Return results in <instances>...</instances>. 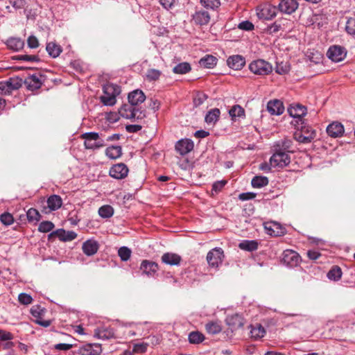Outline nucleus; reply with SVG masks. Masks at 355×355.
Instances as JSON below:
<instances>
[{
  "label": "nucleus",
  "mask_w": 355,
  "mask_h": 355,
  "mask_svg": "<svg viewBox=\"0 0 355 355\" xmlns=\"http://www.w3.org/2000/svg\"><path fill=\"white\" fill-rule=\"evenodd\" d=\"M266 233L272 236H279L284 234V230L277 222H268L264 224Z\"/></svg>",
  "instance_id": "obj_16"
},
{
  "label": "nucleus",
  "mask_w": 355,
  "mask_h": 355,
  "mask_svg": "<svg viewBox=\"0 0 355 355\" xmlns=\"http://www.w3.org/2000/svg\"><path fill=\"white\" fill-rule=\"evenodd\" d=\"M217 58L211 55H206L199 60L200 67L212 69L217 64Z\"/></svg>",
  "instance_id": "obj_27"
},
{
  "label": "nucleus",
  "mask_w": 355,
  "mask_h": 355,
  "mask_svg": "<svg viewBox=\"0 0 355 355\" xmlns=\"http://www.w3.org/2000/svg\"><path fill=\"white\" fill-rule=\"evenodd\" d=\"M291 162L289 155L281 150L274 153L270 159V164L273 168H284Z\"/></svg>",
  "instance_id": "obj_6"
},
{
  "label": "nucleus",
  "mask_w": 355,
  "mask_h": 355,
  "mask_svg": "<svg viewBox=\"0 0 355 355\" xmlns=\"http://www.w3.org/2000/svg\"><path fill=\"white\" fill-rule=\"evenodd\" d=\"M191 66L188 62H182L177 64L173 69V71L178 74H184L191 71Z\"/></svg>",
  "instance_id": "obj_40"
},
{
  "label": "nucleus",
  "mask_w": 355,
  "mask_h": 355,
  "mask_svg": "<svg viewBox=\"0 0 355 355\" xmlns=\"http://www.w3.org/2000/svg\"><path fill=\"white\" fill-rule=\"evenodd\" d=\"M227 65L235 70H239L245 65V61L243 56L235 55L230 56L227 60Z\"/></svg>",
  "instance_id": "obj_21"
},
{
  "label": "nucleus",
  "mask_w": 355,
  "mask_h": 355,
  "mask_svg": "<svg viewBox=\"0 0 355 355\" xmlns=\"http://www.w3.org/2000/svg\"><path fill=\"white\" fill-rule=\"evenodd\" d=\"M223 257V250L220 248H216L207 253V260L210 266L217 268L222 263Z\"/></svg>",
  "instance_id": "obj_7"
},
{
  "label": "nucleus",
  "mask_w": 355,
  "mask_h": 355,
  "mask_svg": "<svg viewBox=\"0 0 355 355\" xmlns=\"http://www.w3.org/2000/svg\"><path fill=\"white\" fill-rule=\"evenodd\" d=\"M16 88L17 87L13 86L10 80L0 83V93L1 94H8L11 92V90Z\"/></svg>",
  "instance_id": "obj_47"
},
{
  "label": "nucleus",
  "mask_w": 355,
  "mask_h": 355,
  "mask_svg": "<svg viewBox=\"0 0 355 355\" xmlns=\"http://www.w3.org/2000/svg\"><path fill=\"white\" fill-rule=\"evenodd\" d=\"M12 339H13V335L10 332L0 329V340L6 341Z\"/></svg>",
  "instance_id": "obj_58"
},
{
  "label": "nucleus",
  "mask_w": 355,
  "mask_h": 355,
  "mask_svg": "<svg viewBox=\"0 0 355 355\" xmlns=\"http://www.w3.org/2000/svg\"><path fill=\"white\" fill-rule=\"evenodd\" d=\"M103 94L100 97L101 103L107 106H112L116 103V96L121 93L119 86L107 83L103 87Z\"/></svg>",
  "instance_id": "obj_1"
},
{
  "label": "nucleus",
  "mask_w": 355,
  "mask_h": 355,
  "mask_svg": "<svg viewBox=\"0 0 355 355\" xmlns=\"http://www.w3.org/2000/svg\"><path fill=\"white\" fill-rule=\"evenodd\" d=\"M345 29L350 35H355V18H349L346 23Z\"/></svg>",
  "instance_id": "obj_53"
},
{
  "label": "nucleus",
  "mask_w": 355,
  "mask_h": 355,
  "mask_svg": "<svg viewBox=\"0 0 355 355\" xmlns=\"http://www.w3.org/2000/svg\"><path fill=\"white\" fill-rule=\"evenodd\" d=\"M18 300L21 304L28 305L32 303L33 298L30 295L22 293L19 295Z\"/></svg>",
  "instance_id": "obj_52"
},
{
  "label": "nucleus",
  "mask_w": 355,
  "mask_h": 355,
  "mask_svg": "<svg viewBox=\"0 0 355 355\" xmlns=\"http://www.w3.org/2000/svg\"><path fill=\"white\" fill-rule=\"evenodd\" d=\"M193 19L196 24L205 25L209 22L210 15L207 11L200 10L196 12L193 16Z\"/></svg>",
  "instance_id": "obj_24"
},
{
  "label": "nucleus",
  "mask_w": 355,
  "mask_h": 355,
  "mask_svg": "<svg viewBox=\"0 0 355 355\" xmlns=\"http://www.w3.org/2000/svg\"><path fill=\"white\" fill-rule=\"evenodd\" d=\"M229 114L230 116L232 117V119H235L236 117H243L245 115V110L244 109L239 105H234L230 110Z\"/></svg>",
  "instance_id": "obj_38"
},
{
  "label": "nucleus",
  "mask_w": 355,
  "mask_h": 355,
  "mask_svg": "<svg viewBox=\"0 0 355 355\" xmlns=\"http://www.w3.org/2000/svg\"><path fill=\"white\" fill-rule=\"evenodd\" d=\"M105 155L110 159H117L122 155V149L120 146H111L106 148Z\"/></svg>",
  "instance_id": "obj_32"
},
{
  "label": "nucleus",
  "mask_w": 355,
  "mask_h": 355,
  "mask_svg": "<svg viewBox=\"0 0 355 355\" xmlns=\"http://www.w3.org/2000/svg\"><path fill=\"white\" fill-rule=\"evenodd\" d=\"M239 29L245 31H251L254 28V25L249 21H244L241 22L238 26Z\"/></svg>",
  "instance_id": "obj_57"
},
{
  "label": "nucleus",
  "mask_w": 355,
  "mask_h": 355,
  "mask_svg": "<svg viewBox=\"0 0 355 355\" xmlns=\"http://www.w3.org/2000/svg\"><path fill=\"white\" fill-rule=\"evenodd\" d=\"M220 112L219 109L211 110L205 116V122L207 124L214 125L219 119Z\"/></svg>",
  "instance_id": "obj_33"
},
{
  "label": "nucleus",
  "mask_w": 355,
  "mask_h": 355,
  "mask_svg": "<svg viewBox=\"0 0 355 355\" xmlns=\"http://www.w3.org/2000/svg\"><path fill=\"white\" fill-rule=\"evenodd\" d=\"M43 310L40 309L39 306H33L31 309V313L37 319L40 318L41 313Z\"/></svg>",
  "instance_id": "obj_63"
},
{
  "label": "nucleus",
  "mask_w": 355,
  "mask_h": 355,
  "mask_svg": "<svg viewBox=\"0 0 355 355\" xmlns=\"http://www.w3.org/2000/svg\"><path fill=\"white\" fill-rule=\"evenodd\" d=\"M109 173L111 177L117 180H121L125 178L128 175V168L125 164L120 163L111 167Z\"/></svg>",
  "instance_id": "obj_11"
},
{
  "label": "nucleus",
  "mask_w": 355,
  "mask_h": 355,
  "mask_svg": "<svg viewBox=\"0 0 355 355\" xmlns=\"http://www.w3.org/2000/svg\"><path fill=\"white\" fill-rule=\"evenodd\" d=\"M267 110L272 115H280L284 112V107L282 101L275 99L268 103Z\"/></svg>",
  "instance_id": "obj_20"
},
{
  "label": "nucleus",
  "mask_w": 355,
  "mask_h": 355,
  "mask_svg": "<svg viewBox=\"0 0 355 355\" xmlns=\"http://www.w3.org/2000/svg\"><path fill=\"white\" fill-rule=\"evenodd\" d=\"M0 220L5 225H10L14 223V218L11 214L6 212L0 216Z\"/></svg>",
  "instance_id": "obj_50"
},
{
  "label": "nucleus",
  "mask_w": 355,
  "mask_h": 355,
  "mask_svg": "<svg viewBox=\"0 0 355 355\" xmlns=\"http://www.w3.org/2000/svg\"><path fill=\"white\" fill-rule=\"evenodd\" d=\"M114 331L112 329L101 327L94 331V336L99 339H109L114 337Z\"/></svg>",
  "instance_id": "obj_28"
},
{
  "label": "nucleus",
  "mask_w": 355,
  "mask_h": 355,
  "mask_svg": "<svg viewBox=\"0 0 355 355\" xmlns=\"http://www.w3.org/2000/svg\"><path fill=\"white\" fill-rule=\"evenodd\" d=\"M249 69L256 75L266 76L272 72V67L263 60H257L250 64Z\"/></svg>",
  "instance_id": "obj_4"
},
{
  "label": "nucleus",
  "mask_w": 355,
  "mask_h": 355,
  "mask_svg": "<svg viewBox=\"0 0 355 355\" xmlns=\"http://www.w3.org/2000/svg\"><path fill=\"white\" fill-rule=\"evenodd\" d=\"M46 49L49 55L53 58L58 57L62 51L60 45L53 42L46 44Z\"/></svg>",
  "instance_id": "obj_31"
},
{
  "label": "nucleus",
  "mask_w": 355,
  "mask_h": 355,
  "mask_svg": "<svg viewBox=\"0 0 355 355\" xmlns=\"http://www.w3.org/2000/svg\"><path fill=\"white\" fill-rule=\"evenodd\" d=\"M26 215L29 221H38L40 220V214L39 211L35 209H29Z\"/></svg>",
  "instance_id": "obj_49"
},
{
  "label": "nucleus",
  "mask_w": 355,
  "mask_h": 355,
  "mask_svg": "<svg viewBox=\"0 0 355 355\" xmlns=\"http://www.w3.org/2000/svg\"><path fill=\"white\" fill-rule=\"evenodd\" d=\"M288 112L291 116L297 119L296 121H301L302 123V117L306 114V108L299 104L291 105L288 108Z\"/></svg>",
  "instance_id": "obj_14"
},
{
  "label": "nucleus",
  "mask_w": 355,
  "mask_h": 355,
  "mask_svg": "<svg viewBox=\"0 0 355 355\" xmlns=\"http://www.w3.org/2000/svg\"><path fill=\"white\" fill-rule=\"evenodd\" d=\"M265 329L261 324H256L250 331L252 338L255 339L263 338L265 335Z\"/></svg>",
  "instance_id": "obj_39"
},
{
  "label": "nucleus",
  "mask_w": 355,
  "mask_h": 355,
  "mask_svg": "<svg viewBox=\"0 0 355 355\" xmlns=\"http://www.w3.org/2000/svg\"><path fill=\"white\" fill-rule=\"evenodd\" d=\"M147 347V343H137L134 345L132 352L135 353H144L146 351Z\"/></svg>",
  "instance_id": "obj_54"
},
{
  "label": "nucleus",
  "mask_w": 355,
  "mask_h": 355,
  "mask_svg": "<svg viewBox=\"0 0 355 355\" xmlns=\"http://www.w3.org/2000/svg\"><path fill=\"white\" fill-rule=\"evenodd\" d=\"M140 269L142 270L143 273L151 276L157 271L158 266L155 262L144 260L141 264Z\"/></svg>",
  "instance_id": "obj_22"
},
{
  "label": "nucleus",
  "mask_w": 355,
  "mask_h": 355,
  "mask_svg": "<svg viewBox=\"0 0 355 355\" xmlns=\"http://www.w3.org/2000/svg\"><path fill=\"white\" fill-rule=\"evenodd\" d=\"M128 98L129 104L136 107L145 101L146 96L141 90L136 89L129 93Z\"/></svg>",
  "instance_id": "obj_17"
},
{
  "label": "nucleus",
  "mask_w": 355,
  "mask_h": 355,
  "mask_svg": "<svg viewBox=\"0 0 355 355\" xmlns=\"http://www.w3.org/2000/svg\"><path fill=\"white\" fill-rule=\"evenodd\" d=\"M251 184L254 188H261L268 184V180L266 177L255 176L252 180Z\"/></svg>",
  "instance_id": "obj_41"
},
{
  "label": "nucleus",
  "mask_w": 355,
  "mask_h": 355,
  "mask_svg": "<svg viewBox=\"0 0 355 355\" xmlns=\"http://www.w3.org/2000/svg\"><path fill=\"white\" fill-rule=\"evenodd\" d=\"M162 261L166 264L177 266L180 264L181 257L177 254L167 252L162 255Z\"/></svg>",
  "instance_id": "obj_26"
},
{
  "label": "nucleus",
  "mask_w": 355,
  "mask_h": 355,
  "mask_svg": "<svg viewBox=\"0 0 355 355\" xmlns=\"http://www.w3.org/2000/svg\"><path fill=\"white\" fill-rule=\"evenodd\" d=\"M98 214L102 218H110L114 214V209L110 205H103L99 208Z\"/></svg>",
  "instance_id": "obj_42"
},
{
  "label": "nucleus",
  "mask_w": 355,
  "mask_h": 355,
  "mask_svg": "<svg viewBox=\"0 0 355 355\" xmlns=\"http://www.w3.org/2000/svg\"><path fill=\"white\" fill-rule=\"evenodd\" d=\"M159 3L165 9L168 10L174 6L175 0H159Z\"/></svg>",
  "instance_id": "obj_62"
},
{
  "label": "nucleus",
  "mask_w": 355,
  "mask_h": 355,
  "mask_svg": "<svg viewBox=\"0 0 355 355\" xmlns=\"http://www.w3.org/2000/svg\"><path fill=\"white\" fill-rule=\"evenodd\" d=\"M62 204V200L58 195H52L47 199L48 207L52 211L58 209Z\"/></svg>",
  "instance_id": "obj_30"
},
{
  "label": "nucleus",
  "mask_w": 355,
  "mask_h": 355,
  "mask_svg": "<svg viewBox=\"0 0 355 355\" xmlns=\"http://www.w3.org/2000/svg\"><path fill=\"white\" fill-rule=\"evenodd\" d=\"M118 254L123 261H128L131 255V250L127 247H121L118 250Z\"/></svg>",
  "instance_id": "obj_45"
},
{
  "label": "nucleus",
  "mask_w": 355,
  "mask_h": 355,
  "mask_svg": "<svg viewBox=\"0 0 355 355\" xmlns=\"http://www.w3.org/2000/svg\"><path fill=\"white\" fill-rule=\"evenodd\" d=\"M346 54L345 49L340 46H331L327 51L328 58L335 62L342 61L345 58Z\"/></svg>",
  "instance_id": "obj_10"
},
{
  "label": "nucleus",
  "mask_w": 355,
  "mask_h": 355,
  "mask_svg": "<svg viewBox=\"0 0 355 355\" xmlns=\"http://www.w3.org/2000/svg\"><path fill=\"white\" fill-rule=\"evenodd\" d=\"M256 197V194L252 192L242 193L239 196V198L241 200H248L253 199Z\"/></svg>",
  "instance_id": "obj_60"
},
{
  "label": "nucleus",
  "mask_w": 355,
  "mask_h": 355,
  "mask_svg": "<svg viewBox=\"0 0 355 355\" xmlns=\"http://www.w3.org/2000/svg\"><path fill=\"white\" fill-rule=\"evenodd\" d=\"M207 98V96L205 94H198L194 99V103L196 105H200Z\"/></svg>",
  "instance_id": "obj_64"
},
{
  "label": "nucleus",
  "mask_w": 355,
  "mask_h": 355,
  "mask_svg": "<svg viewBox=\"0 0 355 355\" xmlns=\"http://www.w3.org/2000/svg\"><path fill=\"white\" fill-rule=\"evenodd\" d=\"M205 329L209 334H217L222 331V326L219 322L211 321L206 324Z\"/></svg>",
  "instance_id": "obj_34"
},
{
  "label": "nucleus",
  "mask_w": 355,
  "mask_h": 355,
  "mask_svg": "<svg viewBox=\"0 0 355 355\" xmlns=\"http://www.w3.org/2000/svg\"><path fill=\"white\" fill-rule=\"evenodd\" d=\"M98 352L93 349L90 344L83 345L71 352V355H97Z\"/></svg>",
  "instance_id": "obj_25"
},
{
  "label": "nucleus",
  "mask_w": 355,
  "mask_h": 355,
  "mask_svg": "<svg viewBox=\"0 0 355 355\" xmlns=\"http://www.w3.org/2000/svg\"><path fill=\"white\" fill-rule=\"evenodd\" d=\"M301 261L300 256L294 250H286L283 252L282 262L289 267H295Z\"/></svg>",
  "instance_id": "obj_9"
},
{
  "label": "nucleus",
  "mask_w": 355,
  "mask_h": 355,
  "mask_svg": "<svg viewBox=\"0 0 355 355\" xmlns=\"http://www.w3.org/2000/svg\"><path fill=\"white\" fill-rule=\"evenodd\" d=\"M315 130L309 126H303L300 131L294 134L295 139L302 144L311 143L315 139Z\"/></svg>",
  "instance_id": "obj_5"
},
{
  "label": "nucleus",
  "mask_w": 355,
  "mask_h": 355,
  "mask_svg": "<svg viewBox=\"0 0 355 355\" xmlns=\"http://www.w3.org/2000/svg\"><path fill=\"white\" fill-rule=\"evenodd\" d=\"M28 47L31 49H35L39 46V41L37 38L33 35L28 37L27 40Z\"/></svg>",
  "instance_id": "obj_56"
},
{
  "label": "nucleus",
  "mask_w": 355,
  "mask_h": 355,
  "mask_svg": "<svg viewBox=\"0 0 355 355\" xmlns=\"http://www.w3.org/2000/svg\"><path fill=\"white\" fill-rule=\"evenodd\" d=\"M24 83L29 90H36L42 85L41 76L37 74L28 76L26 78Z\"/></svg>",
  "instance_id": "obj_18"
},
{
  "label": "nucleus",
  "mask_w": 355,
  "mask_h": 355,
  "mask_svg": "<svg viewBox=\"0 0 355 355\" xmlns=\"http://www.w3.org/2000/svg\"><path fill=\"white\" fill-rule=\"evenodd\" d=\"M200 3L204 7L213 10L220 5V0H200Z\"/></svg>",
  "instance_id": "obj_46"
},
{
  "label": "nucleus",
  "mask_w": 355,
  "mask_h": 355,
  "mask_svg": "<svg viewBox=\"0 0 355 355\" xmlns=\"http://www.w3.org/2000/svg\"><path fill=\"white\" fill-rule=\"evenodd\" d=\"M54 228V225L50 221L42 222L38 227V230L41 232L46 233L51 231Z\"/></svg>",
  "instance_id": "obj_48"
},
{
  "label": "nucleus",
  "mask_w": 355,
  "mask_h": 355,
  "mask_svg": "<svg viewBox=\"0 0 355 355\" xmlns=\"http://www.w3.org/2000/svg\"><path fill=\"white\" fill-rule=\"evenodd\" d=\"M162 75V72L159 70L150 69L146 72V79L149 81L157 80Z\"/></svg>",
  "instance_id": "obj_44"
},
{
  "label": "nucleus",
  "mask_w": 355,
  "mask_h": 355,
  "mask_svg": "<svg viewBox=\"0 0 355 355\" xmlns=\"http://www.w3.org/2000/svg\"><path fill=\"white\" fill-rule=\"evenodd\" d=\"M279 10L286 14H292L298 8L296 0H282L278 6Z\"/></svg>",
  "instance_id": "obj_15"
},
{
  "label": "nucleus",
  "mask_w": 355,
  "mask_h": 355,
  "mask_svg": "<svg viewBox=\"0 0 355 355\" xmlns=\"http://www.w3.org/2000/svg\"><path fill=\"white\" fill-rule=\"evenodd\" d=\"M226 183H227V181H225V180L217 181L214 183V184L212 186V190L217 193V192L221 191V189L225 187Z\"/></svg>",
  "instance_id": "obj_59"
},
{
  "label": "nucleus",
  "mask_w": 355,
  "mask_h": 355,
  "mask_svg": "<svg viewBox=\"0 0 355 355\" xmlns=\"http://www.w3.org/2000/svg\"><path fill=\"white\" fill-rule=\"evenodd\" d=\"M205 340V336L200 331H192L189 334V341L192 344H199Z\"/></svg>",
  "instance_id": "obj_37"
},
{
  "label": "nucleus",
  "mask_w": 355,
  "mask_h": 355,
  "mask_svg": "<svg viewBox=\"0 0 355 355\" xmlns=\"http://www.w3.org/2000/svg\"><path fill=\"white\" fill-rule=\"evenodd\" d=\"M9 3L15 9H21L26 4L25 0H9Z\"/></svg>",
  "instance_id": "obj_55"
},
{
  "label": "nucleus",
  "mask_w": 355,
  "mask_h": 355,
  "mask_svg": "<svg viewBox=\"0 0 355 355\" xmlns=\"http://www.w3.org/2000/svg\"><path fill=\"white\" fill-rule=\"evenodd\" d=\"M58 237L62 241H70L75 239L77 236L76 233L73 231H65L60 230L57 232Z\"/></svg>",
  "instance_id": "obj_35"
},
{
  "label": "nucleus",
  "mask_w": 355,
  "mask_h": 355,
  "mask_svg": "<svg viewBox=\"0 0 355 355\" xmlns=\"http://www.w3.org/2000/svg\"><path fill=\"white\" fill-rule=\"evenodd\" d=\"M290 70L289 65L287 63L280 62L277 63L275 71L279 74L287 73Z\"/></svg>",
  "instance_id": "obj_51"
},
{
  "label": "nucleus",
  "mask_w": 355,
  "mask_h": 355,
  "mask_svg": "<svg viewBox=\"0 0 355 355\" xmlns=\"http://www.w3.org/2000/svg\"><path fill=\"white\" fill-rule=\"evenodd\" d=\"M327 135L333 138L341 137L344 132L345 128L343 125L338 121H334L327 127Z\"/></svg>",
  "instance_id": "obj_12"
},
{
  "label": "nucleus",
  "mask_w": 355,
  "mask_h": 355,
  "mask_svg": "<svg viewBox=\"0 0 355 355\" xmlns=\"http://www.w3.org/2000/svg\"><path fill=\"white\" fill-rule=\"evenodd\" d=\"M277 8L271 4H265L257 9V16L259 19L270 20L277 15Z\"/></svg>",
  "instance_id": "obj_8"
},
{
  "label": "nucleus",
  "mask_w": 355,
  "mask_h": 355,
  "mask_svg": "<svg viewBox=\"0 0 355 355\" xmlns=\"http://www.w3.org/2000/svg\"><path fill=\"white\" fill-rule=\"evenodd\" d=\"M226 322L232 330H236L243 325V318L239 314L229 315L226 319Z\"/></svg>",
  "instance_id": "obj_23"
},
{
  "label": "nucleus",
  "mask_w": 355,
  "mask_h": 355,
  "mask_svg": "<svg viewBox=\"0 0 355 355\" xmlns=\"http://www.w3.org/2000/svg\"><path fill=\"white\" fill-rule=\"evenodd\" d=\"M119 114L127 119H141L146 116L145 111L130 104H124L119 110Z\"/></svg>",
  "instance_id": "obj_2"
},
{
  "label": "nucleus",
  "mask_w": 355,
  "mask_h": 355,
  "mask_svg": "<svg viewBox=\"0 0 355 355\" xmlns=\"http://www.w3.org/2000/svg\"><path fill=\"white\" fill-rule=\"evenodd\" d=\"M193 142L189 139H182L178 141L175 144V150L181 155H184L193 149Z\"/></svg>",
  "instance_id": "obj_13"
},
{
  "label": "nucleus",
  "mask_w": 355,
  "mask_h": 355,
  "mask_svg": "<svg viewBox=\"0 0 355 355\" xmlns=\"http://www.w3.org/2000/svg\"><path fill=\"white\" fill-rule=\"evenodd\" d=\"M239 247L241 250L252 252L257 249L258 243L255 241H243L239 244Z\"/></svg>",
  "instance_id": "obj_36"
},
{
  "label": "nucleus",
  "mask_w": 355,
  "mask_h": 355,
  "mask_svg": "<svg viewBox=\"0 0 355 355\" xmlns=\"http://www.w3.org/2000/svg\"><path fill=\"white\" fill-rule=\"evenodd\" d=\"M342 275L341 269L338 266L333 267L327 274V277L329 279L337 281Z\"/></svg>",
  "instance_id": "obj_43"
},
{
  "label": "nucleus",
  "mask_w": 355,
  "mask_h": 355,
  "mask_svg": "<svg viewBox=\"0 0 355 355\" xmlns=\"http://www.w3.org/2000/svg\"><path fill=\"white\" fill-rule=\"evenodd\" d=\"M98 243L94 239L87 240L83 243L82 250L87 256H92L98 250Z\"/></svg>",
  "instance_id": "obj_19"
},
{
  "label": "nucleus",
  "mask_w": 355,
  "mask_h": 355,
  "mask_svg": "<svg viewBox=\"0 0 355 355\" xmlns=\"http://www.w3.org/2000/svg\"><path fill=\"white\" fill-rule=\"evenodd\" d=\"M73 347L72 344L59 343L54 345V348L57 350L67 351Z\"/></svg>",
  "instance_id": "obj_61"
},
{
  "label": "nucleus",
  "mask_w": 355,
  "mask_h": 355,
  "mask_svg": "<svg viewBox=\"0 0 355 355\" xmlns=\"http://www.w3.org/2000/svg\"><path fill=\"white\" fill-rule=\"evenodd\" d=\"M81 137L85 139V147L87 149H97L105 146V141L101 139L96 132H86L81 135Z\"/></svg>",
  "instance_id": "obj_3"
},
{
  "label": "nucleus",
  "mask_w": 355,
  "mask_h": 355,
  "mask_svg": "<svg viewBox=\"0 0 355 355\" xmlns=\"http://www.w3.org/2000/svg\"><path fill=\"white\" fill-rule=\"evenodd\" d=\"M6 44L8 49L15 51L21 50L24 46V41L19 37H10Z\"/></svg>",
  "instance_id": "obj_29"
}]
</instances>
